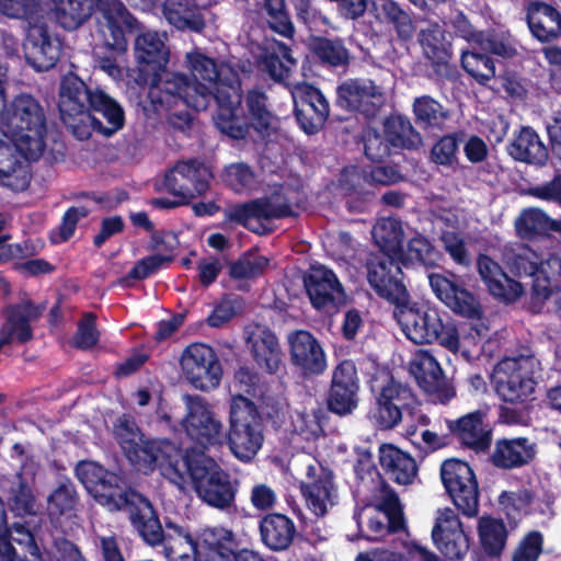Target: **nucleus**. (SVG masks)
<instances>
[{
  "label": "nucleus",
  "instance_id": "nucleus-1",
  "mask_svg": "<svg viewBox=\"0 0 561 561\" xmlns=\"http://www.w3.org/2000/svg\"><path fill=\"white\" fill-rule=\"evenodd\" d=\"M185 67L192 80L180 72H163L152 80L147 111L182 127L188 121L185 107L206 110L211 101H216L218 111L215 123L218 129L233 139L243 138L248 124L239 116L241 92L238 73L228 65L218 66L199 50L185 55Z\"/></svg>",
  "mask_w": 561,
  "mask_h": 561
},
{
  "label": "nucleus",
  "instance_id": "nucleus-2",
  "mask_svg": "<svg viewBox=\"0 0 561 561\" xmlns=\"http://www.w3.org/2000/svg\"><path fill=\"white\" fill-rule=\"evenodd\" d=\"M46 116L31 94L16 95L0 106V182L11 176L20 158L37 160L46 148Z\"/></svg>",
  "mask_w": 561,
  "mask_h": 561
},
{
  "label": "nucleus",
  "instance_id": "nucleus-3",
  "mask_svg": "<svg viewBox=\"0 0 561 561\" xmlns=\"http://www.w3.org/2000/svg\"><path fill=\"white\" fill-rule=\"evenodd\" d=\"M355 519L362 537L369 540L398 533L396 549L399 550V561H439L435 554L409 538L399 499L383 483H380L373 502L355 513Z\"/></svg>",
  "mask_w": 561,
  "mask_h": 561
},
{
  "label": "nucleus",
  "instance_id": "nucleus-4",
  "mask_svg": "<svg viewBox=\"0 0 561 561\" xmlns=\"http://www.w3.org/2000/svg\"><path fill=\"white\" fill-rule=\"evenodd\" d=\"M162 476L184 490L190 478L198 496L216 508H227L234 499L229 476L211 458L199 451L186 453L179 449L178 457L162 462Z\"/></svg>",
  "mask_w": 561,
  "mask_h": 561
},
{
  "label": "nucleus",
  "instance_id": "nucleus-5",
  "mask_svg": "<svg viewBox=\"0 0 561 561\" xmlns=\"http://www.w3.org/2000/svg\"><path fill=\"white\" fill-rule=\"evenodd\" d=\"M394 318L403 334L415 344L438 343L449 352L468 358L476 339L471 335H461L456 323L444 319L440 310L426 305H411L409 298L398 302Z\"/></svg>",
  "mask_w": 561,
  "mask_h": 561
},
{
  "label": "nucleus",
  "instance_id": "nucleus-6",
  "mask_svg": "<svg viewBox=\"0 0 561 561\" xmlns=\"http://www.w3.org/2000/svg\"><path fill=\"white\" fill-rule=\"evenodd\" d=\"M168 561H237L233 534L222 527L204 529L198 540L184 527L165 522V537L161 542Z\"/></svg>",
  "mask_w": 561,
  "mask_h": 561
},
{
  "label": "nucleus",
  "instance_id": "nucleus-7",
  "mask_svg": "<svg viewBox=\"0 0 561 561\" xmlns=\"http://www.w3.org/2000/svg\"><path fill=\"white\" fill-rule=\"evenodd\" d=\"M540 359L529 350L502 359L494 368L492 383L497 396L506 402L523 403L531 398Z\"/></svg>",
  "mask_w": 561,
  "mask_h": 561
},
{
  "label": "nucleus",
  "instance_id": "nucleus-8",
  "mask_svg": "<svg viewBox=\"0 0 561 561\" xmlns=\"http://www.w3.org/2000/svg\"><path fill=\"white\" fill-rule=\"evenodd\" d=\"M264 442L263 424L255 405L245 397L236 394L230 401L228 443L232 454L249 461Z\"/></svg>",
  "mask_w": 561,
  "mask_h": 561
},
{
  "label": "nucleus",
  "instance_id": "nucleus-9",
  "mask_svg": "<svg viewBox=\"0 0 561 561\" xmlns=\"http://www.w3.org/2000/svg\"><path fill=\"white\" fill-rule=\"evenodd\" d=\"M114 433L128 460L144 472L151 471L154 465L162 471V462L179 455V448L169 440L144 439L135 422L125 416L118 419Z\"/></svg>",
  "mask_w": 561,
  "mask_h": 561
},
{
  "label": "nucleus",
  "instance_id": "nucleus-10",
  "mask_svg": "<svg viewBox=\"0 0 561 561\" xmlns=\"http://www.w3.org/2000/svg\"><path fill=\"white\" fill-rule=\"evenodd\" d=\"M430 286L435 296L454 313L470 320L471 336L482 337L489 331V321L480 299L462 286L455 275L430 274Z\"/></svg>",
  "mask_w": 561,
  "mask_h": 561
},
{
  "label": "nucleus",
  "instance_id": "nucleus-11",
  "mask_svg": "<svg viewBox=\"0 0 561 561\" xmlns=\"http://www.w3.org/2000/svg\"><path fill=\"white\" fill-rule=\"evenodd\" d=\"M513 267L519 276L531 278V289L538 298L548 299L561 291V255L552 253L541 259L530 249H524L516 255Z\"/></svg>",
  "mask_w": 561,
  "mask_h": 561
},
{
  "label": "nucleus",
  "instance_id": "nucleus-12",
  "mask_svg": "<svg viewBox=\"0 0 561 561\" xmlns=\"http://www.w3.org/2000/svg\"><path fill=\"white\" fill-rule=\"evenodd\" d=\"M76 473L88 493L108 511H123L131 490H124L122 479L93 461H81Z\"/></svg>",
  "mask_w": 561,
  "mask_h": 561
},
{
  "label": "nucleus",
  "instance_id": "nucleus-13",
  "mask_svg": "<svg viewBox=\"0 0 561 561\" xmlns=\"http://www.w3.org/2000/svg\"><path fill=\"white\" fill-rule=\"evenodd\" d=\"M440 478L455 505L468 516L476 515L479 489L471 467L457 459L446 460L440 468Z\"/></svg>",
  "mask_w": 561,
  "mask_h": 561
},
{
  "label": "nucleus",
  "instance_id": "nucleus-14",
  "mask_svg": "<svg viewBox=\"0 0 561 561\" xmlns=\"http://www.w3.org/2000/svg\"><path fill=\"white\" fill-rule=\"evenodd\" d=\"M181 369L193 387L204 391L215 389L222 375L215 351L203 343H193L183 351Z\"/></svg>",
  "mask_w": 561,
  "mask_h": 561
},
{
  "label": "nucleus",
  "instance_id": "nucleus-15",
  "mask_svg": "<svg viewBox=\"0 0 561 561\" xmlns=\"http://www.w3.org/2000/svg\"><path fill=\"white\" fill-rule=\"evenodd\" d=\"M186 416L183 426L192 440L203 447L217 446L224 442L222 424L210 405L201 397L185 396Z\"/></svg>",
  "mask_w": 561,
  "mask_h": 561
},
{
  "label": "nucleus",
  "instance_id": "nucleus-16",
  "mask_svg": "<svg viewBox=\"0 0 561 561\" xmlns=\"http://www.w3.org/2000/svg\"><path fill=\"white\" fill-rule=\"evenodd\" d=\"M92 93L93 90L88 89L76 75H67L61 80L58 103L60 115L78 136L82 126L92 122L89 113Z\"/></svg>",
  "mask_w": 561,
  "mask_h": 561
},
{
  "label": "nucleus",
  "instance_id": "nucleus-17",
  "mask_svg": "<svg viewBox=\"0 0 561 561\" xmlns=\"http://www.w3.org/2000/svg\"><path fill=\"white\" fill-rule=\"evenodd\" d=\"M401 257L376 255L367 266V279L376 294L397 305L408 299V291L402 283V272L399 265Z\"/></svg>",
  "mask_w": 561,
  "mask_h": 561
},
{
  "label": "nucleus",
  "instance_id": "nucleus-18",
  "mask_svg": "<svg viewBox=\"0 0 561 561\" xmlns=\"http://www.w3.org/2000/svg\"><path fill=\"white\" fill-rule=\"evenodd\" d=\"M24 53L27 62L37 71H47L58 61L61 42L44 23L34 22L25 28Z\"/></svg>",
  "mask_w": 561,
  "mask_h": 561
},
{
  "label": "nucleus",
  "instance_id": "nucleus-19",
  "mask_svg": "<svg viewBox=\"0 0 561 561\" xmlns=\"http://www.w3.org/2000/svg\"><path fill=\"white\" fill-rule=\"evenodd\" d=\"M301 491L308 508L318 517L324 516L337 503L339 494L332 473L316 461L306 467Z\"/></svg>",
  "mask_w": 561,
  "mask_h": 561
},
{
  "label": "nucleus",
  "instance_id": "nucleus-20",
  "mask_svg": "<svg viewBox=\"0 0 561 561\" xmlns=\"http://www.w3.org/2000/svg\"><path fill=\"white\" fill-rule=\"evenodd\" d=\"M290 215L291 209L287 201L276 194L268 198L237 205L229 210L228 218L242 224L256 233H263L266 231L265 221Z\"/></svg>",
  "mask_w": 561,
  "mask_h": 561
},
{
  "label": "nucleus",
  "instance_id": "nucleus-21",
  "mask_svg": "<svg viewBox=\"0 0 561 561\" xmlns=\"http://www.w3.org/2000/svg\"><path fill=\"white\" fill-rule=\"evenodd\" d=\"M432 538L436 548L449 559H461L469 550V538L457 513L449 507L437 510Z\"/></svg>",
  "mask_w": 561,
  "mask_h": 561
},
{
  "label": "nucleus",
  "instance_id": "nucleus-22",
  "mask_svg": "<svg viewBox=\"0 0 561 561\" xmlns=\"http://www.w3.org/2000/svg\"><path fill=\"white\" fill-rule=\"evenodd\" d=\"M211 178L205 164L196 160L181 161L165 175V186L173 196L191 201L207 192Z\"/></svg>",
  "mask_w": 561,
  "mask_h": 561
},
{
  "label": "nucleus",
  "instance_id": "nucleus-23",
  "mask_svg": "<svg viewBox=\"0 0 561 561\" xmlns=\"http://www.w3.org/2000/svg\"><path fill=\"white\" fill-rule=\"evenodd\" d=\"M99 32L104 44L115 55L126 51L127 41L125 32L135 27L136 20L129 14L119 0H108L101 4Z\"/></svg>",
  "mask_w": 561,
  "mask_h": 561
},
{
  "label": "nucleus",
  "instance_id": "nucleus-24",
  "mask_svg": "<svg viewBox=\"0 0 561 561\" xmlns=\"http://www.w3.org/2000/svg\"><path fill=\"white\" fill-rule=\"evenodd\" d=\"M336 93L341 107L360 112L366 116L375 115L386 102L381 88L367 79H347L337 87Z\"/></svg>",
  "mask_w": 561,
  "mask_h": 561
},
{
  "label": "nucleus",
  "instance_id": "nucleus-25",
  "mask_svg": "<svg viewBox=\"0 0 561 561\" xmlns=\"http://www.w3.org/2000/svg\"><path fill=\"white\" fill-rule=\"evenodd\" d=\"M312 306L331 310L345 302L344 289L335 274L323 265H313L305 279Z\"/></svg>",
  "mask_w": 561,
  "mask_h": 561
},
{
  "label": "nucleus",
  "instance_id": "nucleus-26",
  "mask_svg": "<svg viewBox=\"0 0 561 561\" xmlns=\"http://www.w3.org/2000/svg\"><path fill=\"white\" fill-rule=\"evenodd\" d=\"M477 271L488 293L503 304H513L525 294L524 285L508 276L497 262L488 255L477 260Z\"/></svg>",
  "mask_w": 561,
  "mask_h": 561
},
{
  "label": "nucleus",
  "instance_id": "nucleus-27",
  "mask_svg": "<svg viewBox=\"0 0 561 561\" xmlns=\"http://www.w3.org/2000/svg\"><path fill=\"white\" fill-rule=\"evenodd\" d=\"M410 371L419 386L425 392L435 394L440 402L445 403L455 396L453 389L445 387L443 369L431 352H415L410 362Z\"/></svg>",
  "mask_w": 561,
  "mask_h": 561
},
{
  "label": "nucleus",
  "instance_id": "nucleus-28",
  "mask_svg": "<svg viewBox=\"0 0 561 561\" xmlns=\"http://www.w3.org/2000/svg\"><path fill=\"white\" fill-rule=\"evenodd\" d=\"M288 343L291 362L304 375H320L327 369L325 353L311 333H290Z\"/></svg>",
  "mask_w": 561,
  "mask_h": 561
},
{
  "label": "nucleus",
  "instance_id": "nucleus-29",
  "mask_svg": "<svg viewBox=\"0 0 561 561\" xmlns=\"http://www.w3.org/2000/svg\"><path fill=\"white\" fill-rule=\"evenodd\" d=\"M43 309L30 300L8 307L7 320L0 329V350L9 344L25 343L33 336L31 323L36 321Z\"/></svg>",
  "mask_w": 561,
  "mask_h": 561
},
{
  "label": "nucleus",
  "instance_id": "nucleus-30",
  "mask_svg": "<svg viewBox=\"0 0 561 561\" xmlns=\"http://www.w3.org/2000/svg\"><path fill=\"white\" fill-rule=\"evenodd\" d=\"M3 496L9 510L20 517L37 513L38 505L34 493V478L25 470L8 478L2 486Z\"/></svg>",
  "mask_w": 561,
  "mask_h": 561
},
{
  "label": "nucleus",
  "instance_id": "nucleus-31",
  "mask_svg": "<svg viewBox=\"0 0 561 561\" xmlns=\"http://www.w3.org/2000/svg\"><path fill=\"white\" fill-rule=\"evenodd\" d=\"M123 510L129 513L133 525L146 543L151 547L161 545L165 537V528H162L147 499L137 492H130Z\"/></svg>",
  "mask_w": 561,
  "mask_h": 561
},
{
  "label": "nucleus",
  "instance_id": "nucleus-32",
  "mask_svg": "<svg viewBox=\"0 0 561 561\" xmlns=\"http://www.w3.org/2000/svg\"><path fill=\"white\" fill-rule=\"evenodd\" d=\"M90 107L99 113L106 123L100 118L91 116L92 122H87L82 126L79 137L83 138L89 135V127L105 135L111 136L119 130L124 125V112L117 102L105 94L102 90L95 89L92 93Z\"/></svg>",
  "mask_w": 561,
  "mask_h": 561
},
{
  "label": "nucleus",
  "instance_id": "nucleus-33",
  "mask_svg": "<svg viewBox=\"0 0 561 561\" xmlns=\"http://www.w3.org/2000/svg\"><path fill=\"white\" fill-rule=\"evenodd\" d=\"M248 345L256 364L270 374L276 373L282 365V350L276 335L267 328L255 324L250 327Z\"/></svg>",
  "mask_w": 561,
  "mask_h": 561
},
{
  "label": "nucleus",
  "instance_id": "nucleus-34",
  "mask_svg": "<svg viewBox=\"0 0 561 561\" xmlns=\"http://www.w3.org/2000/svg\"><path fill=\"white\" fill-rule=\"evenodd\" d=\"M410 391L397 382L385 386L377 399L374 419L381 428H392L402 419L401 408L407 404Z\"/></svg>",
  "mask_w": 561,
  "mask_h": 561
},
{
  "label": "nucleus",
  "instance_id": "nucleus-35",
  "mask_svg": "<svg viewBox=\"0 0 561 561\" xmlns=\"http://www.w3.org/2000/svg\"><path fill=\"white\" fill-rule=\"evenodd\" d=\"M526 20L531 34L540 42H549L561 35V14L551 4L529 2Z\"/></svg>",
  "mask_w": 561,
  "mask_h": 561
},
{
  "label": "nucleus",
  "instance_id": "nucleus-36",
  "mask_svg": "<svg viewBox=\"0 0 561 561\" xmlns=\"http://www.w3.org/2000/svg\"><path fill=\"white\" fill-rule=\"evenodd\" d=\"M379 463L386 474L398 484H411L416 478L415 460L391 444L379 447Z\"/></svg>",
  "mask_w": 561,
  "mask_h": 561
},
{
  "label": "nucleus",
  "instance_id": "nucleus-37",
  "mask_svg": "<svg viewBox=\"0 0 561 561\" xmlns=\"http://www.w3.org/2000/svg\"><path fill=\"white\" fill-rule=\"evenodd\" d=\"M162 13L169 24L181 31L199 32L205 26V7L193 0H165Z\"/></svg>",
  "mask_w": 561,
  "mask_h": 561
},
{
  "label": "nucleus",
  "instance_id": "nucleus-38",
  "mask_svg": "<svg viewBox=\"0 0 561 561\" xmlns=\"http://www.w3.org/2000/svg\"><path fill=\"white\" fill-rule=\"evenodd\" d=\"M45 19L54 20L60 27L73 31L91 15L93 0H49Z\"/></svg>",
  "mask_w": 561,
  "mask_h": 561
},
{
  "label": "nucleus",
  "instance_id": "nucleus-39",
  "mask_svg": "<svg viewBox=\"0 0 561 561\" xmlns=\"http://www.w3.org/2000/svg\"><path fill=\"white\" fill-rule=\"evenodd\" d=\"M135 54L139 64L152 70L164 69L169 62L165 35L156 31L142 32L136 38Z\"/></svg>",
  "mask_w": 561,
  "mask_h": 561
},
{
  "label": "nucleus",
  "instance_id": "nucleus-40",
  "mask_svg": "<svg viewBox=\"0 0 561 561\" xmlns=\"http://www.w3.org/2000/svg\"><path fill=\"white\" fill-rule=\"evenodd\" d=\"M510 156L520 162L534 165H543L548 160V150L538 134L524 127L514 137L508 146Z\"/></svg>",
  "mask_w": 561,
  "mask_h": 561
},
{
  "label": "nucleus",
  "instance_id": "nucleus-41",
  "mask_svg": "<svg viewBox=\"0 0 561 561\" xmlns=\"http://www.w3.org/2000/svg\"><path fill=\"white\" fill-rule=\"evenodd\" d=\"M535 445L518 437L497 440L492 453V462L500 468H515L528 463L535 457Z\"/></svg>",
  "mask_w": 561,
  "mask_h": 561
},
{
  "label": "nucleus",
  "instance_id": "nucleus-42",
  "mask_svg": "<svg viewBox=\"0 0 561 561\" xmlns=\"http://www.w3.org/2000/svg\"><path fill=\"white\" fill-rule=\"evenodd\" d=\"M260 530L265 546L275 551L287 549L296 534L291 519L282 514L265 516L260 524Z\"/></svg>",
  "mask_w": 561,
  "mask_h": 561
},
{
  "label": "nucleus",
  "instance_id": "nucleus-43",
  "mask_svg": "<svg viewBox=\"0 0 561 561\" xmlns=\"http://www.w3.org/2000/svg\"><path fill=\"white\" fill-rule=\"evenodd\" d=\"M373 237L381 255L403 257L404 228L399 219L392 217L379 219L373 228Z\"/></svg>",
  "mask_w": 561,
  "mask_h": 561
},
{
  "label": "nucleus",
  "instance_id": "nucleus-44",
  "mask_svg": "<svg viewBox=\"0 0 561 561\" xmlns=\"http://www.w3.org/2000/svg\"><path fill=\"white\" fill-rule=\"evenodd\" d=\"M419 43L424 56L436 67L448 64L451 53L450 44L445 37L444 30L437 24H428L419 34Z\"/></svg>",
  "mask_w": 561,
  "mask_h": 561
},
{
  "label": "nucleus",
  "instance_id": "nucleus-45",
  "mask_svg": "<svg viewBox=\"0 0 561 561\" xmlns=\"http://www.w3.org/2000/svg\"><path fill=\"white\" fill-rule=\"evenodd\" d=\"M49 0H0V13L10 19L24 20L28 25L45 20Z\"/></svg>",
  "mask_w": 561,
  "mask_h": 561
},
{
  "label": "nucleus",
  "instance_id": "nucleus-46",
  "mask_svg": "<svg viewBox=\"0 0 561 561\" xmlns=\"http://www.w3.org/2000/svg\"><path fill=\"white\" fill-rule=\"evenodd\" d=\"M461 442L476 451H483L490 445V434L482 423V413L473 412L461 417L457 423Z\"/></svg>",
  "mask_w": 561,
  "mask_h": 561
},
{
  "label": "nucleus",
  "instance_id": "nucleus-47",
  "mask_svg": "<svg viewBox=\"0 0 561 561\" xmlns=\"http://www.w3.org/2000/svg\"><path fill=\"white\" fill-rule=\"evenodd\" d=\"M551 219L552 218L540 208H526L515 219V229L517 234L523 239L548 236L550 233Z\"/></svg>",
  "mask_w": 561,
  "mask_h": 561
},
{
  "label": "nucleus",
  "instance_id": "nucleus-48",
  "mask_svg": "<svg viewBox=\"0 0 561 561\" xmlns=\"http://www.w3.org/2000/svg\"><path fill=\"white\" fill-rule=\"evenodd\" d=\"M247 119L259 133L267 131L274 127L275 117L268 110L264 93L253 90L247 95Z\"/></svg>",
  "mask_w": 561,
  "mask_h": 561
},
{
  "label": "nucleus",
  "instance_id": "nucleus-49",
  "mask_svg": "<svg viewBox=\"0 0 561 561\" xmlns=\"http://www.w3.org/2000/svg\"><path fill=\"white\" fill-rule=\"evenodd\" d=\"M479 537L484 550L490 556H497L506 541V529L502 520L482 517L479 520Z\"/></svg>",
  "mask_w": 561,
  "mask_h": 561
},
{
  "label": "nucleus",
  "instance_id": "nucleus-50",
  "mask_svg": "<svg viewBox=\"0 0 561 561\" xmlns=\"http://www.w3.org/2000/svg\"><path fill=\"white\" fill-rule=\"evenodd\" d=\"M385 137L393 147L412 148L419 142L411 123L401 117H389L385 123Z\"/></svg>",
  "mask_w": 561,
  "mask_h": 561
},
{
  "label": "nucleus",
  "instance_id": "nucleus-51",
  "mask_svg": "<svg viewBox=\"0 0 561 561\" xmlns=\"http://www.w3.org/2000/svg\"><path fill=\"white\" fill-rule=\"evenodd\" d=\"M311 49L322 62L332 67L345 66L350 59L348 51L341 41L318 37L312 41Z\"/></svg>",
  "mask_w": 561,
  "mask_h": 561
},
{
  "label": "nucleus",
  "instance_id": "nucleus-52",
  "mask_svg": "<svg viewBox=\"0 0 561 561\" xmlns=\"http://www.w3.org/2000/svg\"><path fill=\"white\" fill-rule=\"evenodd\" d=\"M413 111L417 122L425 127H440L448 117L443 106L430 96L415 99Z\"/></svg>",
  "mask_w": 561,
  "mask_h": 561
},
{
  "label": "nucleus",
  "instance_id": "nucleus-53",
  "mask_svg": "<svg viewBox=\"0 0 561 561\" xmlns=\"http://www.w3.org/2000/svg\"><path fill=\"white\" fill-rule=\"evenodd\" d=\"M461 65L465 71L480 83H485L495 76L493 61L488 56L473 50L462 53Z\"/></svg>",
  "mask_w": 561,
  "mask_h": 561
},
{
  "label": "nucleus",
  "instance_id": "nucleus-54",
  "mask_svg": "<svg viewBox=\"0 0 561 561\" xmlns=\"http://www.w3.org/2000/svg\"><path fill=\"white\" fill-rule=\"evenodd\" d=\"M263 11L273 31L285 37L293 36L294 25L286 11L284 0H264Z\"/></svg>",
  "mask_w": 561,
  "mask_h": 561
},
{
  "label": "nucleus",
  "instance_id": "nucleus-55",
  "mask_svg": "<svg viewBox=\"0 0 561 561\" xmlns=\"http://www.w3.org/2000/svg\"><path fill=\"white\" fill-rule=\"evenodd\" d=\"M261 397L259 409L261 414L277 427L286 426L288 407L284 398L268 393H259Z\"/></svg>",
  "mask_w": 561,
  "mask_h": 561
},
{
  "label": "nucleus",
  "instance_id": "nucleus-56",
  "mask_svg": "<svg viewBox=\"0 0 561 561\" xmlns=\"http://www.w3.org/2000/svg\"><path fill=\"white\" fill-rule=\"evenodd\" d=\"M463 36L469 42L478 44L482 49L494 55L501 57H512L515 54V47L507 38L484 34L482 32H470Z\"/></svg>",
  "mask_w": 561,
  "mask_h": 561
},
{
  "label": "nucleus",
  "instance_id": "nucleus-57",
  "mask_svg": "<svg viewBox=\"0 0 561 561\" xmlns=\"http://www.w3.org/2000/svg\"><path fill=\"white\" fill-rule=\"evenodd\" d=\"M76 505V492L71 485H60L48 497V513L53 517L70 515Z\"/></svg>",
  "mask_w": 561,
  "mask_h": 561
},
{
  "label": "nucleus",
  "instance_id": "nucleus-58",
  "mask_svg": "<svg viewBox=\"0 0 561 561\" xmlns=\"http://www.w3.org/2000/svg\"><path fill=\"white\" fill-rule=\"evenodd\" d=\"M405 257L424 265H434L439 259V253L426 238L416 236L409 241Z\"/></svg>",
  "mask_w": 561,
  "mask_h": 561
},
{
  "label": "nucleus",
  "instance_id": "nucleus-59",
  "mask_svg": "<svg viewBox=\"0 0 561 561\" xmlns=\"http://www.w3.org/2000/svg\"><path fill=\"white\" fill-rule=\"evenodd\" d=\"M284 428L297 433L305 439L314 438L321 433V425L316 414L305 412L290 415V421L286 422Z\"/></svg>",
  "mask_w": 561,
  "mask_h": 561
},
{
  "label": "nucleus",
  "instance_id": "nucleus-60",
  "mask_svg": "<svg viewBox=\"0 0 561 561\" xmlns=\"http://www.w3.org/2000/svg\"><path fill=\"white\" fill-rule=\"evenodd\" d=\"M170 260V256L161 254H154L145 257L131 268L127 276L119 279V284L124 286H129L131 280L145 279L151 274H153L156 271H158Z\"/></svg>",
  "mask_w": 561,
  "mask_h": 561
},
{
  "label": "nucleus",
  "instance_id": "nucleus-61",
  "mask_svg": "<svg viewBox=\"0 0 561 561\" xmlns=\"http://www.w3.org/2000/svg\"><path fill=\"white\" fill-rule=\"evenodd\" d=\"M296 107V116L299 125L307 134L317 133L327 121L329 110L320 105L318 112L312 110L306 102L302 101V106Z\"/></svg>",
  "mask_w": 561,
  "mask_h": 561
},
{
  "label": "nucleus",
  "instance_id": "nucleus-62",
  "mask_svg": "<svg viewBox=\"0 0 561 561\" xmlns=\"http://www.w3.org/2000/svg\"><path fill=\"white\" fill-rule=\"evenodd\" d=\"M225 181L234 191L249 190L255 184V175L244 163H233L225 170Z\"/></svg>",
  "mask_w": 561,
  "mask_h": 561
},
{
  "label": "nucleus",
  "instance_id": "nucleus-63",
  "mask_svg": "<svg viewBox=\"0 0 561 561\" xmlns=\"http://www.w3.org/2000/svg\"><path fill=\"white\" fill-rule=\"evenodd\" d=\"M458 141L453 135L440 138L431 150V159L436 164L453 165L457 162Z\"/></svg>",
  "mask_w": 561,
  "mask_h": 561
},
{
  "label": "nucleus",
  "instance_id": "nucleus-64",
  "mask_svg": "<svg viewBox=\"0 0 561 561\" xmlns=\"http://www.w3.org/2000/svg\"><path fill=\"white\" fill-rule=\"evenodd\" d=\"M357 405V391L331 387L329 408L339 415L351 413Z\"/></svg>",
  "mask_w": 561,
  "mask_h": 561
}]
</instances>
